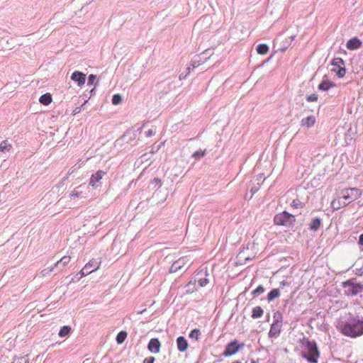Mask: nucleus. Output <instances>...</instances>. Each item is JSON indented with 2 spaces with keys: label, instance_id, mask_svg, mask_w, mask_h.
Instances as JSON below:
<instances>
[{
  "label": "nucleus",
  "instance_id": "nucleus-37",
  "mask_svg": "<svg viewBox=\"0 0 363 363\" xmlns=\"http://www.w3.org/2000/svg\"><path fill=\"white\" fill-rule=\"evenodd\" d=\"M264 289L262 286H259L257 287V289L253 291L254 294L259 295L262 293H264Z\"/></svg>",
  "mask_w": 363,
  "mask_h": 363
},
{
  "label": "nucleus",
  "instance_id": "nucleus-18",
  "mask_svg": "<svg viewBox=\"0 0 363 363\" xmlns=\"http://www.w3.org/2000/svg\"><path fill=\"white\" fill-rule=\"evenodd\" d=\"M177 345L178 350L180 352H185L189 347V344L187 342V340L182 336H180L177 338Z\"/></svg>",
  "mask_w": 363,
  "mask_h": 363
},
{
  "label": "nucleus",
  "instance_id": "nucleus-9",
  "mask_svg": "<svg viewBox=\"0 0 363 363\" xmlns=\"http://www.w3.org/2000/svg\"><path fill=\"white\" fill-rule=\"evenodd\" d=\"M350 201H345L340 194L337 192V197L333 199L330 203V207L333 211H337L342 208L347 206Z\"/></svg>",
  "mask_w": 363,
  "mask_h": 363
},
{
  "label": "nucleus",
  "instance_id": "nucleus-14",
  "mask_svg": "<svg viewBox=\"0 0 363 363\" xmlns=\"http://www.w3.org/2000/svg\"><path fill=\"white\" fill-rule=\"evenodd\" d=\"M106 172L102 170H99L95 174H93L91 176L89 184L92 187H96L97 183L99 182V181L103 178L104 175H106Z\"/></svg>",
  "mask_w": 363,
  "mask_h": 363
},
{
  "label": "nucleus",
  "instance_id": "nucleus-40",
  "mask_svg": "<svg viewBox=\"0 0 363 363\" xmlns=\"http://www.w3.org/2000/svg\"><path fill=\"white\" fill-rule=\"evenodd\" d=\"M96 77L93 74H91L89 77V84H92L94 81L95 80Z\"/></svg>",
  "mask_w": 363,
  "mask_h": 363
},
{
  "label": "nucleus",
  "instance_id": "nucleus-35",
  "mask_svg": "<svg viewBox=\"0 0 363 363\" xmlns=\"http://www.w3.org/2000/svg\"><path fill=\"white\" fill-rule=\"evenodd\" d=\"M208 279L207 278H203L198 280V283L200 287H203L208 284Z\"/></svg>",
  "mask_w": 363,
  "mask_h": 363
},
{
  "label": "nucleus",
  "instance_id": "nucleus-17",
  "mask_svg": "<svg viewBox=\"0 0 363 363\" xmlns=\"http://www.w3.org/2000/svg\"><path fill=\"white\" fill-rule=\"evenodd\" d=\"M316 122L315 117L313 116H309L306 118H303L301 121V125L306 128H311L313 127Z\"/></svg>",
  "mask_w": 363,
  "mask_h": 363
},
{
  "label": "nucleus",
  "instance_id": "nucleus-1",
  "mask_svg": "<svg viewBox=\"0 0 363 363\" xmlns=\"http://www.w3.org/2000/svg\"><path fill=\"white\" fill-rule=\"evenodd\" d=\"M342 334L350 337L363 335V318H352L348 321L342 322L337 327Z\"/></svg>",
  "mask_w": 363,
  "mask_h": 363
},
{
  "label": "nucleus",
  "instance_id": "nucleus-27",
  "mask_svg": "<svg viewBox=\"0 0 363 363\" xmlns=\"http://www.w3.org/2000/svg\"><path fill=\"white\" fill-rule=\"evenodd\" d=\"M332 86V83H330V82L324 81L318 85V89L322 91H328Z\"/></svg>",
  "mask_w": 363,
  "mask_h": 363
},
{
  "label": "nucleus",
  "instance_id": "nucleus-8",
  "mask_svg": "<svg viewBox=\"0 0 363 363\" xmlns=\"http://www.w3.org/2000/svg\"><path fill=\"white\" fill-rule=\"evenodd\" d=\"M332 71L336 73L339 78H342L345 75L346 69L345 67V62L342 58H335L332 62Z\"/></svg>",
  "mask_w": 363,
  "mask_h": 363
},
{
  "label": "nucleus",
  "instance_id": "nucleus-16",
  "mask_svg": "<svg viewBox=\"0 0 363 363\" xmlns=\"http://www.w3.org/2000/svg\"><path fill=\"white\" fill-rule=\"evenodd\" d=\"M361 45L362 42L357 37L350 39L346 44L347 48L350 50H357L361 47Z\"/></svg>",
  "mask_w": 363,
  "mask_h": 363
},
{
  "label": "nucleus",
  "instance_id": "nucleus-30",
  "mask_svg": "<svg viewBox=\"0 0 363 363\" xmlns=\"http://www.w3.org/2000/svg\"><path fill=\"white\" fill-rule=\"evenodd\" d=\"M71 260V257L69 256H64L63 257H62L60 259V261H58L56 264H55V266L58 265L60 263H62L63 266H65L67 265L68 263H69Z\"/></svg>",
  "mask_w": 363,
  "mask_h": 363
},
{
  "label": "nucleus",
  "instance_id": "nucleus-15",
  "mask_svg": "<svg viewBox=\"0 0 363 363\" xmlns=\"http://www.w3.org/2000/svg\"><path fill=\"white\" fill-rule=\"evenodd\" d=\"M161 344L157 338H152L148 344V350L151 352L159 353L160 351Z\"/></svg>",
  "mask_w": 363,
  "mask_h": 363
},
{
  "label": "nucleus",
  "instance_id": "nucleus-25",
  "mask_svg": "<svg viewBox=\"0 0 363 363\" xmlns=\"http://www.w3.org/2000/svg\"><path fill=\"white\" fill-rule=\"evenodd\" d=\"M280 292L277 289H272L267 295V299L269 301L274 300L276 298L279 297Z\"/></svg>",
  "mask_w": 363,
  "mask_h": 363
},
{
  "label": "nucleus",
  "instance_id": "nucleus-45",
  "mask_svg": "<svg viewBox=\"0 0 363 363\" xmlns=\"http://www.w3.org/2000/svg\"><path fill=\"white\" fill-rule=\"evenodd\" d=\"M195 284V281H194V283H192V281H190L189 282L188 285H190V284Z\"/></svg>",
  "mask_w": 363,
  "mask_h": 363
},
{
  "label": "nucleus",
  "instance_id": "nucleus-24",
  "mask_svg": "<svg viewBox=\"0 0 363 363\" xmlns=\"http://www.w3.org/2000/svg\"><path fill=\"white\" fill-rule=\"evenodd\" d=\"M256 50L259 55H266L269 52V48L266 44H259Z\"/></svg>",
  "mask_w": 363,
  "mask_h": 363
},
{
  "label": "nucleus",
  "instance_id": "nucleus-28",
  "mask_svg": "<svg viewBox=\"0 0 363 363\" xmlns=\"http://www.w3.org/2000/svg\"><path fill=\"white\" fill-rule=\"evenodd\" d=\"M127 337V333L125 331L120 332L116 336V342L118 344H122Z\"/></svg>",
  "mask_w": 363,
  "mask_h": 363
},
{
  "label": "nucleus",
  "instance_id": "nucleus-29",
  "mask_svg": "<svg viewBox=\"0 0 363 363\" xmlns=\"http://www.w3.org/2000/svg\"><path fill=\"white\" fill-rule=\"evenodd\" d=\"M200 331L198 329H194L189 334V337L198 340L200 336Z\"/></svg>",
  "mask_w": 363,
  "mask_h": 363
},
{
  "label": "nucleus",
  "instance_id": "nucleus-39",
  "mask_svg": "<svg viewBox=\"0 0 363 363\" xmlns=\"http://www.w3.org/2000/svg\"><path fill=\"white\" fill-rule=\"evenodd\" d=\"M155 359L153 357H147L143 360V363H154Z\"/></svg>",
  "mask_w": 363,
  "mask_h": 363
},
{
  "label": "nucleus",
  "instance_id": "nucleus-23",
  "mask_svg": "<svg viewBox=\"0 0 363 363\" xmlns=\"http://www.w3.org/2000/svg\"><path fill=\"white\" fill-rule=\"evenodd\" d=\"M263 309L260 306H256L253 308L252 311V318H258L262 316L263 315Z\"/></svg>",
  "mask_w": 363,
  "mask_h": 363
},
{
  "label": "nucleus",
  "instance_id": "nucleus-3",
  "mask_svg": "<svg viewBox=\"0 0 363 363\" xmlns=\"http://www.w3.org/2000/svg\"><path fill=\"white\" fill-rule=\"evenodd\" d=\"M345 294L347 296H354L363 291V284L355 283L353 279L342 282Z\"/></svg>",
  "mask_w": 363,
  "mask_h": 363
},
{
  "label": "nucleus",
  "instance_id": "nucleus-42",
  "mask_svg": "<svg viewBox=\"0 0 363 363\" xmlns=\"http://www.w3.org/2000/svg\"><path fill=\"white\" fill-rule=\"evenodd\" d=\"M81 111V108H79V107H77L74 111H73V113H72V115H76L77 113H79V112Z\"/></svg>",
  "mask_w": 363,
  "mask_h": 363
},
{
  "label": "nucleus",
  "instance_id": "nucleus-47",
  "mask_svg": "<svg viewBox=\"0 0 363 363\" xmlns=\"http://www.w3.org/2000/svg\"><path fill=\"white\" fill-rule=\"evenodd\" d=\"M152 130H150V131H149V135H152Z\"/></svg>",
  "mask_w": 363,
  "mask_h": 363
},
{
  "label": "nucleus",
  "instance_id": "nucleus-21",
  "mask_svg": "<svg viewBox=\"0 0 363 363\" xmlns=\"http://www.w3.org/2000/svg\"><path fill=\"white\" fill-rule=\"evenodd\" d=\"M321 223H322V220L320 218H313L309 225L310 229L313 231L317 230L320 228Z\"/></svg>",
  "mask_w": 363,
  "mask_h": 363
},
{
  "label": "nucleus",
  "instance_id": "nucleus-19",
  "mask_svg": "<svg viewBox=\"0 0 363 363\" xmlns=\"http://www.w3.org/2000/svg\"><path fill=\"white\" fill-rule=\"evenodd\" d=\"M204 62H205V61H203L201 60H193L191 62V67H189L187 68V72H186V74L183 75L182 74H181L179 75V79H184L190 73L191 69H194L196 67H198L199 66L203 65Z\"/></svg>",
  "mask_w": 363,
  "mask_h": 363
},
{
  "label": "nucleus",
  "instance_id": "nucleus-31",
  "mask_svg": "<svg viewBox=\"0 0 363 363\" xmlns=\"http://www.w3.org/2000/svg\"><path fill=\"white\" fill-rule=\"evenodd\" d=\"M291 206L298 208H303V203L298 199H294L291 203Z\"/></svg>",
  "mask_w": 363,
  "mask_h": 363
},
{
  "label": "nucleus",
  "instance_id": "nucleus-4",
  "mask_svg": "<svg viewBox=\"0 0 363 363\" xmlns=\"http://www.w3.org/2000/svg\"><path fill=\"white\" fill-rule=\"evenodd\" d=\"M295 221L294 216L289 213L287 211L279 213L274 218V223L277 225L291 227L294 224Z\"/></svg>",
  "mask_w": 363,
  "mask_h": 363
},
{
  "label": "nucleus",
  "instance_id": "nucleus-10",
  "mask_svg": "<svg viewBox=\"0 0 363 363\" xmlns=\"http://www.w3.org/2000/svg\"><path fill=\"white\" fill-rule=\"evenodd\" d=\"M247 251H248V248L243 249L240 251V252L238 253V255L236 257L237 264H240V265L245 264H246L247 261L250 260L255 257V253L251 254L250 255L248 254Z\"/></svg>",
  "mask_w": 363,
  "mask_h": 363
},
{
  "label": "nucleus",
  "instance_id": "nucleus-5",
  "mask_svg": "<svg viewBox=\"0 0 363 363\" xmlns=\"http://www.w3.org/2000/svg\"><path fill=\"white\" fill-rule=\"evenodd\" d=\"M338 193L345 201H350V203L362 195V191L355 187L345 188L339 191Z\"/></svg>",
  "mask_w": 363,
  "mask_h": 363
},
{
  "label": "nucleus",
  "instance_id": "nucleus-12",
  "mask_svg": "<svg viewBox=\"0 0 363 363\" xmlns=\"http://www.w3.org/2000/svg\"><path fill=\"white\" fill-rule=\"evenodd\" d=\"M281 322L278 320H275L274 323L272 324L269 332V337H277L279 335L281 331Z\"/></svg>",
  "mask_w": 363,
  "mask_h": 363
},
{
  "label": "nucleus",
  "instance_id": "nucleus-11",
  "mask_svg": "<svg viewBox=\"0 0 363 363\" xmlns=\"http://www.w3.org/2000/svg\"><path fill=\"white\" fill-rule=\"evenodd\" d=\"M101 264V259H99V260L91 259L85 264L84 269L86 270V274H91L98 270L100 268Z\"/></svg>",
  "mask_w": 363,
  "mask_h": 363
},
{
  "label": "nucleus",
  "instance_id": "nucleus-44",
  "mask_svg": "<svg viewBox=\"0 0 363 363\" xmlns=\"http://www.w3.org/2000/svg\"><path fill=\"white\" fill-rule=\"evenodd\" d=\"M289 284L286 281H282L280 282L281 286H288Z\"/></svg>",
  "mask_w": 363,
  "mask_h": 363
},
{
  "label": "nucleus",
  "instance_id": "nucleus-34",
  "mask_svg": "<svg viewBox=\"0 0 363 363\" xmlns=\"http://www.w3.org/2000/svg\"><path fill=\"white\" fill-rule=\"evenodd\" d=\"M82 186H79L77 189H74L70 194V197H72V198L79 197L81 195V192L78 191V189L81 188Z\"/></svg>",
  "mask_w": 363,
  "mask_h": 363
},
{
  "label": "nucleus",
  "instance_id": "nucleus-41",
  "mask_svg": "<svg viewBox=\"0 0 363 363\" xmlns=\"http://www.w3.org/2000/svg\"><path fill=\"white\" fill-rule=\"evenodd\" d=\"M79 274L81 275L82 277L87 275L88 274H86V269H84V268L79 272Z\"/></svg>",
  "mask_w": 363,
  "mask_h": 363
},
{
  "label": "nucleus",
  "instance_id": "nucleus-13",
  "mask_svg": "<svg viewBox=\"0 0 363 363\" xmlns=\"http://www.w3.org/2000/svg\"><path fill=\"white\" fill-rule=\"evenodd\" d=\"M71 79L77 82L79 86L84 84L86 81V74L78 71H75L71 76Z\"/></svg>",
  "mask_w": 363,
  "mask_h": 363
},
{
  "label": "nucleus",
  "instance_id": "nucleus-32",
  "mask_svg": "<svg viewBox=\"0 0 363 363\" xmlns=\"http://www.w3.org/2000/svg\"><path fill=\"white\" fill-rule=\"evenodd\" d=\"M121 96L119 94H114L112 98V103L114 105H118L121 102Z\"/></svg>",
  "mask_w": 363,
  "mask_h": 363
},
{
  "label": "nucleus",
  "instance_id": "nucleus-6",
  "mask_svg": "<svg viewBox=\"0 0 363 363\" xmlns=\"http://www.w3.org/2000/svg\"><path fill=\"white\" fill-rule=\"evenodd\" d=\"M244 347L243 343H239L237 340H233L225 346L222 353L223 357H230L237 354Z\"/></svg>",
  "mask_w": 363,
  "mask_h": 363
},
{
  "label": "nucleus",
  "instance_id": "nucleus-36",
  "mask_svg": "<svg viewBox=\"0 0 363 363\" xmlns=\"http://www.w3.org/2000/svg\"><path fill=\"white\" fill-rule=\"evenodd\" d=\"M206 154V151L203 150H199V151H196L194 154H193V157H202L205 155Z\"/></svg>",
  "mask_w": 363,
  "mask_h": 363
},
{
  "label": "nucleus",
  "instance_id": "nucleus-2",
  "mask_svg": "<svg viewBox=\"0 0 363 363\" xmlns=\"http://www.w3.org/2000/svg\"><path fill=\"white\" fill-rule=\"evenodd\" d=\"M303 346L304 350L301 352V357L306 359L309 363H317L320 352L315 342L303 340Z\"/></svg>",
  "mask_w": 363,
  "mask_h": 363
},
{
  "label": "nucleus",
  "instance_id": "nucleus-46",
  "mask_svg": "<svg viewBox=\"0 0 363 363\" xmlns=\"http://www.w3.org/2000/svg\"><path fill=\"white\" fill-rule=\"evenodd\" d=\"M155 181H156V182H160V180L159 179H156Z\"/></svg>",
  "mask_w": 363,
  "mask_h": 363
},
{
  "label": "nucleus",
  "instance_id": "nucleus-43",
  "mask_svg": "<svg viewBox=\"0 0 363 363\" xmlns=\"http://www.w3.org/2000/svg\"><path fill=\"white\" fill-rule=\"evenodd\" d=\"M359 243L363 246V233L359 236Z\"/></svg>",
  "mask_w": 363,
  "mask_h": 363
},
{
  "label": "nucleus",
  "instance_id": "nucleus-22",
  "mask_svg": "<svg viewBox=\"0 0 363 363\" xmlns=\"http://www.w3.org/2000/svg\"><path fill=\"white\" fill-rule=\"evenodd\" d=\"M72 331V328L70 326L65 325L62 327L58 333V335L60 337H64L68 336Z\"/></svg>",
  "mask_w": 363,
  "mask_h": 363
},
{
  "label": "nucleus",
  "instance_id": "nucleus-7",
  "mask_svg": "<svg viewBox=\"0 0 363 363\" xmlns=\"http://www.w3.org/2000/svg\"><path fill=\"white\" fill-rule=\"evenodd\" d=\"M191 259L187 256L180 257L177 260L174 261L170 267V272L174 273L182 270L184 268H187L191 264Z\"/></svg>",
  "mask_w": 363,
  "mask_h": 363
},
{
  "label": "nucleus",
  "instance_id": "nucleus-26",
  "mask_svg": "<svg viewBox=\"0 0 363 363\" xmlns=\"http://www.w3.org/2000/svg\"><path fill=\"white\" fill-rule=\"evenodd\" d=\"M12 147L11 144H10L7 140H4L0 144V150L1 151H10Z\"/></svg>",
  "mask_w": 363,
  "mask_h": 363
},
{
  "label": "nucleus",
  "instance_id": "nucleus-33",
  "mask_svg": "<svg viewBox=\"0 0 363 363\" xmlns=\"http://www.w3.org/2000/svg\"><path fill=\"white\" fill-rule=\"evenodd\" d=\"M318 95L316 94H312L306 97L308 102H315L318 101Z\"/></svg>",
  "mask_w": 363,
  "mask_h": 363
},
{
  "label": "nucleus",
  "instance_id": "nucleus-38",
  "mask_svg": "<svg viewBox=\"0 0 363 363\" xmlns=\"http://www.w3.org/2000/svg\"><path fill=\"white\" fill-rule=\"evenodd\" d=\"M52 271V269H45L42 270L41 274L43 277H46L49 273H50Z\"/></svg>",
  "mask_w": 363,
  "mask_h": 363
},
{
  "label": "nucleus",
  "instance_id": "nucleus-20",
  "mask_svg": "<svg viewBox=\"0 0 363 363\" xmlns=\"http://www.w3.org/2000/svg\"><path fill=\"white\" fill-rule=\"evenodd\" d=\"M39 101L42 104L48 106L52 101V96L50 94L46 93L40 97Z\"/></svg>",
  "mask_w": 363,
  "mask_h": 363
}]
</instances>
